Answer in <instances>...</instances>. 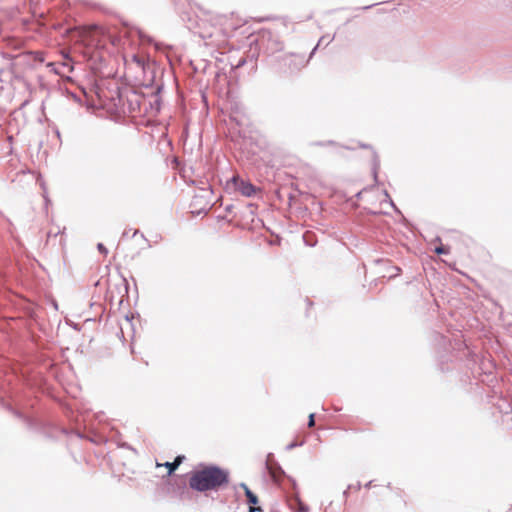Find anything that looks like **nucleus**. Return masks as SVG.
<instances>
[{
	"label": "nucleus",
	"instance_id": "9",
	"mask_svg": "<svg viewBox=\"0 0 512 512\" xmlns=\"http://www.w3.org/2000/svg\"><path fill=\"white\" fill-rule=\"evenodd\" d=\"M358 146L361 149H369L372 151L371 172H372V176H373L375 184L376 185L379 184L378 172L380 169V158H379L377 151L373 148L372 145H370L368 143L359 142Z\"/></svg>",
	"mask_w": 512,
	"mask_h": 512
},
{
	"label": "nucleus",
	"instance_id": "5",
	"mask_svg": "<svg viewBox=\"0 0 512 512\" xmlns=\"http://www.w3.org/2000/svg\"><path fill=\"white\" fill-rule=\"evenodd\" d=\"M326 38L322 36L317 45L312 49L309 58L306 60L304 55L298 53H287L273 58V65L275 70L285 76L297 74L303 67L306 66L309 59L312 58L320 43Z\"/></svg>",
	"mask_w": 512,
	"mask_h": 512
},
{
	"label": "nucleus",
	"instance_id": "16",
	"mask_svg": "<svg viewBox=\"0 0 512 512\" xmlns=\"http://www.w3.org/2000/svg\"><path fill=\"white\" fill-rule=\"evenodd\" d=\"M258 55H259V53L253 52L248 57H246L248 59V63L251 64V68H250L251 72H255L256 71Z\"/></svg>",
	"mask_w": 512,
	"mask_h": 512
},
{
	"label": "nucleus",
	"instance_id": "29",
	"mask_svg": "<svg viewBox=\"0 0 512 512\" xmlns=\"http://www.w3.org/2000/svg\"><path fill=\"white\" fill-rule=\"evenodd\" d=\"M352 489H354L355 491H358L361 489V482H357L355 485H353Z\"/></svg>",
	"mask_w": 512,
	"mask_h": 512
},
{
	"label": "nucleus",
	"instance_id": "36",
	"mask_svg": "<svg viewBox=\"0 0 512 512\" xmlns=\"http://www.w3.org/2000/svg\"><path fill=\"white\" fill-rule=\"evenodd\" d=\"M127 235H129V232L124 231L123 234H122V237H126Z\"/></svg>",
	"mask_w": 512,
	"mask_h": 512
},
{
	"label": "nucleus",
	"instance_id": "30",
	"mask_svg": "<svg viewBox=\"0 0 512 512\" xmlns=\"http://www.w3.org/2000/svg\"><path fill=\"white\" fill-rule=\"evenodd\" d=\"M372 483H373V481H372V480H371V481H368V482L365 484V488L370 489V488L372 487Z\"/></svg>",
	"mask_w": 512,
	"mask_h": 512
},
{
	"label": "nucleus",
	"instance_id": "21",
	"mask_svg": "<svg viewBox=\"0 0 512 512\" xmlns=\"http://www.w3.org/2000/svg\"><path fill=\"white\" fill-rule=\"evenodd\" d=\"M97 250L101 254H103V255H107L108 254V249L106 248V246L103 243H98L97 244Z\"/></svg>",
	"mask_w": 512,
	"mask_h": 512
},
{
	"label": "nucleus",
	"instance_id": "17",
	"mask_svg": "<svg viewBox=\"0 0 512 512\" xmlns=\"http://www.w3.org/2000/svg\"><path fill=\"white\" fill-rule=\"evenodd\" d=\"M175 485H176L175 492L177 493V495L179 497L182 498L183 494L186 491L187 483L184 480H181L180 482L176 483Z\"/></svg>",
	"mask_w": 512,
	"mask_h": 512
},
{
	"label": "nucleus",
	"instance_id": "40",
	"mask_svg": "<svg viewBox=\"0 0 512 512\" xmlns=\"http://www.w3.org/2000/svg\"><path fill=\"white\" fill-rule=\"evenodd\" d=\"M333 39H334V36L328 40V43L332 42Z\"/></svg>",
	"mask_w": 512,
	"mask_h": 512
},
{
	"label": "nucleus",
	"instance_id": "33",
	"mask_svg": "<svg viewBox=\"0 0 512 512\" xmlns=\"http://www.w3.org/2000/svg\"><path fill=\"white\" fill-rule=\"evenodd\" d=\"M139 233H140V231H139V230H137V229H136V230H134V232H133V234H132V237H135V236H136L137 234H139Z\"/></svg>",
	"mask_w": 512,
	"mask_h": 512
},
{
	"label": "nucleus",
	"instance_id": "25",
	"mask_svg": "<svg viewBox=\"0 0 512 512\" xmlns=\"http://www.w3.org/2000/svg\"><path fill=\"white\" fill-rule=\"evenodd\" d=\"M238 486L244 490V494H245L248 490H251V489L247 486V484H246V483H244V482H241Z\"/></svg>",
	"mask_w": 512,
	"mask_h": 512
},
{
	"label": "nucleus",
	"instance_id": "14",
	"mask_svg": "<svg viewBox=\"0 0 512 512\" xmlns=\"http://www.w3.org/2000/svg\"><path fill=\"white\" fill-rule=\"evenodd\" d=\"M133 32L137 35V37L142 43L151 44L153 42V39L150 36L146 35L140 28H134Z\"/></svg>",
	"mask_w": 512,
	"mask_h": 512
},
{
	"label": "nucleus",
	"instance_id": "1",
	"mask_svg": "<svg viewBox=\"0 0 512 512\" xmlns=\"http://www.w3.org/2000/svg\"><path fill=\"white\" fill-rule=\"evenodd\" d=\"M434 345L437 367L442 373L452 372L457 361L464 362L468 368L476 363V354L463 341H456L453 344L448 337L436 333Z\"/></svg>",
	"mask_w": 512,
	"mask_h": 512
},
{
	"label": "nucleus",
	"instance_id": "22",
	"mask_svg": "<svg viewBox=\"0 0 512 512\" xmlns=\"http://www.w3.org/2000/svg\"><path fill=\"white\" fill-rule=\"evenodd\" d=\"M352 487H353V485H348L346 490L343 491V497H344V502L345 503L347 502V498L349 496V491L352 489Z\"/></svg>",
	"mask_w": 512,
	"mask_h": 512
},
{
	"label": "nucleus",
	"instance_id": "32",
	"mask_svg": "<svg viewBox=\"0 0 512 512\" xmlns=\"http://www.w3.org/2000/svg\"><path fill=\"white\" fill-rule=\"evenodd\" d=\"M72 96H73V98H74V100H75L76 102H80V101H81V100H80V98H79L77 95L72 94Z\"/></svg>",
	"mask_w": 512,
	"mask_h": 512
},
{
	"label": "nucleus",
	"instance_id": "39",
	"mask_svg": "<svg viewBox=\"0 0 512 512\" xmlns=\"http://www.w3.org/2000/svg\"><path fill=\"white\" fill-rule=\"evenodd\" d=\"M141 237L145 240V241H148L147 238L145 237L144 234L141 233Z\"/></svg>",
	"mask_w": 512,
	"mask_h": 512
},
{
	"label": "nucleus",
	"instance_id": "7",
	"mask_svg": "<svg viewBox=\"0 0 512 512\" xmlns=\"http://www.w3.org/2000/svg\"><path fill=\"white\" fill-rule=\"evenodd\" d=\"M276 466H277V472L272 474L273 480L278 483L279 482L278 474H279V475L287 478L288 481L291 484L292 492L288 494L289 506L295 512H308L309 511L308 505L303 503L302 500L300 499L299 493L297 491L296 480L294 478H292L291 476L286 475L285 471L283 470V468L279 464H277Z\"/></svg>",
	"mask_w": 512,
	"mask_h": 512
},
{
	"label": "nucleus",
	"instance_id": "3",
	"mask_svg": "<svg viewBox=\"0 0 512 512\" xmlns=\"http://www.w3.org/2000/svg\"><path fill=\"white\" fill-rule=\"evenodd\" d=\"M143 74L142 85L149 90V107L156 114L160 112L162 106L161 94L164 90L166 79L173 80L174 76L171 69L165 68L155 60L141 69Z\"/></svg>",
	"mask_w": 512,
	"mask_h": 512
},
{
	"label": "nucleus",
	"instance_id": "37",
	"mask_svg": "<svg viewBox=\"0 0 512 512\" xmlns=\"http://www.w3.org/2000/svg\"><path fill=\"white\" fill-rule=\"evenodd\" d=\"M327 144L328 145H333V144H335V142L333 140H330V141L327 142Z\"/></svg>",
	"mask_w": 512,
	"mask_h": 512
},
{
	"label": "nucleus",
	"instance_id": "38",
	"mask_svg": "<svg viewBox=\"0 0 512 512\" xmlns=\"http://www.w3.org/2000/svg\"><path fill=\"white\" fill-rule=\"evenodd\" d=\"M53 71L55 74H60V71H58L57 69H53Z\"/></svg>",
	"mask_w": 512,
	"mask_h": 512
},
{
	"label": "nucleus",
	"instance_id": "34",
	"mask_svg": "<svg viewBox=\"0 0 512 512\" xmlns=\"http://www.w3.org/2000/svg\"><path fill=\"white\" fill-rule=\"evenodd\" d=\"M333 410H334L335 412H338V411H340V410H341V408H340V407H336V406H334V407H333Z\"/></svg>",
	"mask_w": 512,
	"mask_h": 512
},
{
	"label": "nucleus",
	"instance_id": "19",
	"mask_svg": "<svg viewBox=\"0 0 512 512\" xmlns=\"http://www.w3.org/2000/svg\"><path fill=\"white\" fill-rule=\"evenodd\" d=\"M247 63H248V59L246 57H241L238 60L237 64L234 66V68H236V69L241 68Z\"/></svg>",
	"mask_w": 512,
	"mask_h": 512
},
{
	"label": "nucleus",
	"instance_id": "27",
	"mask_svg": "<svg viewBox=\"0 0 512 512\" xmlns=\"http://www.w3.org/2000/svg\"><path fill=\"white\" fill-rule=\"evenodd\" d=\"M366 190H367V188H364V189H362L361 191L357 192V193L355 194V198H356L357 200H360V199H361V197H362L363 192H364V191H366Z\"/></svg>",
	"mask_w": 512,
	"mask_h": 512
},
{
	"label": "nucleus",
	"instance_id": "4",
	"mask_svg": "<svg viewBox=\"0 0 512 512\" xmlns=\"http://www.w3.org/2000/svg\"><path fill=\"white\" fill-rule=\"evenodd\" d=\"M7 409L18 419H21L26 426L34 430L40 434H42L47 439H58L60 435H75L79 439H88L89 441L99 444L103 441L101 436L88 437L83 432L75 429H68L66 427H60L56 424H53L49 421H44L40 419L33 418L13 408L12 406H8Z\"/></svg>",
	"mask_w": 512,
	"mask_h": 512
},
{
	"label": "nucleus",
	"instance_id": "10",
	"mask_svg": "<svg viewBox=\"0 0 512 512\" xmlns=\"http://www.w3.org/2000/svg\"><path fill=\"white\" fill-rule=\"evenodd\" d=\"M245 496L247 504L249 506L248 512H264V510L260 506H257L259 503V499L258 496L252 490H248L245 493Z\"/></svg>",
	"mask_w": 512,
	"mask_h": 512
},
{
	"label": "nucleus",
	"instance_id": "8",
	"mask_svg": "<svg viewBox=\"0 0 512 512\" xmlns=\"http://www.w3.org/2000/svg\"><path fill=\"white\" fill-rule=\"evenodd\" d=\"M224 188L228 193L240 192L245 197H252L260 191V188L256 187L251 181L243 179L238 174L227 179Z\"/></svg>",
	"mask_w": 512,
	"mask_h": 512
},
{
	"label": "nucleus",
	"instance_id": "23",
	"mask_svg": "<svg viewBox=\"0 0 512 512\" xmlns=\"http://www.w3.org/2000/svg\"><path fill=\"white\" fill-rule=\"evenodd\" d=\"M234 209V205L229 203L224 206V211L228 214H231Z\"/></svg>",
	"mask_w": 512,
	"mask_h": 512
},
{
	"label": "nucleus",
	"instance_id": "15",
	"mask_svg": "<svg viewBox=\"0 0 512 512\" xmlns=\"http://www.w3.org/2000/svg\"><path fill=\"white\" fill-rule=\"evenodd\" d=\"M383 195L385 196L384 202L389 203V205L393 208V210L397 214H401L400 209L395 205L394 201L392 200L391 196L389 195L388 191L386 189L383 190Z\"/></svg>",
	"mask_w": 512,
	"mask_h": 512
},
{
	"label": "nucleus",
	"instance_id": "2",
	"mask_svg": "<svg viewBox=\"0 0 512 512\" xmlns=\"http://www.w3.org/2000/svg\"><path fill=\"white\" fill-rule=\"evenodd\" d=\"M188 486L198 493L219 492L230 482V472L214 463H200L186 474Z\"/></svg>",
	"mask_w": 512,
	"mask_h": 512
},
{
	"label": "nucleus",
	"instance_id": "13",
	"mask_svg": "<svg viewBox=\"0 0 512 512\" xmlns=\"http://www.w3.org/2000/svg\"><path fill=\"white\" fill-rule=\"evenodd\" d=\"M151 58L150 56H144L140 54H133L132 55V61L140 68L142 69L144 65L148 64L150 62Z\"/></svg>",
	"mask_w": 512,
	"mask_h": 512
},
{
	"label": "nucleus",
	"instance_id": "28",
	"mask_svg": "<svg viewBox=\"0 0 512 512\" xmlns=\"http://www.w3.org/2000/svg\"><path fill=\"white\" fill-rule=\"evenodd\" d=\"M121 446H122V447H124V448L130 449V450H132L134 453H136V450H135L132 446H130L128 443H124V444H122Z\"/></svg>",
	"mask_w": 512,
	"mask_h": 512
},
{
	"label": "nucleus",
	"instance_id": "12",
	"mask_svg": "<svg viewBox=\"0 0 512 512\" xmlns=\"http://www.w3.org/2000/svg\"><path fill=\"white\" fill-rule=\"evenodd\" d=\"M434 242L439 243L438 246H435L433 251L437 255H448L450 253V247L447 245H443L441 243V238L439 236H436L434 239Z\"/></svg>",
	"mask_w": 512,
	"mask_h": 512
},
{
	"label": "nucleus",
	"instance_id": "31",
	"mask_svg": "<svg viewBox=\"0 0 512 512\" xmlns=\"http://www.w3.org/2000/svg\"><path fill=\"white\" fill-rule=\"evenodd\" d=\"M375 5H376V4H371V5H368V6H364V7H362L361 9H362V10H368V9L372 8L373 6H375Z\"/></svg>",
	"mask_w": 512,
	"mask_h": 512
},
{
	"label": "nucleus",
	"instance_id": "24",
	"mask_svg": "<svg viewBox=\"0 0 512 512\" xmlns=\"http://www.w3.org/2000/svg\"><path fill=\"white\" fill-rule=\"evenodd\" d=\"M303 238H304V242L307 246L314 247L316 245V241H312V240L308 241L305 235L303 236Z\"/></svg>",
	"mask_w": 512,
	"mask_h": 512
},
{
	"label": "nucleus",
	"instance_id": "20",
	"mask_svg": "<svg viewBox=\"0 0 512 512\" xmlns=\"http://www.w3.org/2000/svg\"><path fill=\"white\" fill-rule=\"evenodd\" d=\"M309 428H312L315 426V413H310L308 416V423Z\"/></svg>",
	"mask_w": 512,
	"mask_h": 512
},
{
	"label": "nucleus",
	"instance_id": "35",
	"mask_svg": "<svg viewBox=\"0 0 512 512\" xmlns=\"http://www.w3.org/2000/svg\"><path fill=\"white\" fill-rule=\"evenodd\" d=\"M127 235H129V232L124 231L123 234H122V237H126Z\"/></svg>",
	"mask_w": 512,
	"mask_h": 512
},
{
	"label": "nucleus",
	"instance_id": "26",
	"mask_svg": "<svg viewBox=\"0 0 512 512\" xmlns=\"http://www.w3.org/2000/svg\"><path fill=\"white\" fill-rule=\"evenodd\" d=\"M384 262H387V261H386L385 259H383V258H377V259H374V260H373V263H374L375 265H379V264H382V263H384Z\"/></svg>",
	"mask_w": 512,
	"mask_h": 512
},
{
	"label": "nucleus",
	"instance_id": "6",
	"mask_svg": "<svg viewBox=\"0 0 512 512\" xmlns=\"http://www.w3.org/2000/svg\"><path fill=\"white\" fill-rule=\"evenodd\" d=\"M252 43L255 44L259 52L267 56L280 52L284 48V44L279 36L269 29L260 30Z\"/></svg>",
	"mask_w": 512,
	"mask_h": 512
},
{
	"label": "nucleus",
	"instance_id": "11",
	"mask_svg": "<svg viewBox=\"0 0 512 512\" xmlns=\"http://www.w3.org/2000/svg\"><path fill=\"white\" fill-rule=\"evenodd\" d=\"M185 456L184 455H177L175 459L172 462H165L163 466L167 468V476H171L174 474V472L178 469V467L181 465V463L184 461Z\"/></svg>",
	"mask_w": 512,
	"mask_h": 512
},
{
	"label": "nucleus",
	"instance_id": "18",
	"mask_svg": "<svg viewBox=\"0 0 512 512\" xmlns=\"http://www.w3.org/2000/svg\"><path fill=\"white\" fill-rule=\"evenodd\" d=\"M304 443L305 442L303 440L302 441H292L288 445H286L285 450L290 451L296 447H301L304 445Z\"/></svg>",
	"mask_w": 512,
	"mask_h": 512
}]
</instances>
